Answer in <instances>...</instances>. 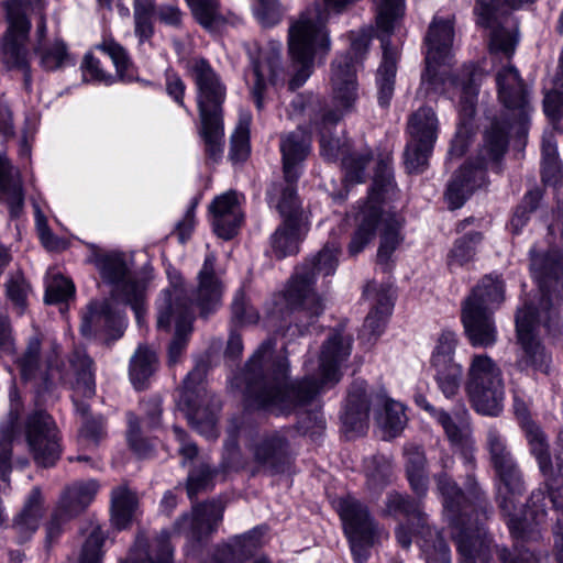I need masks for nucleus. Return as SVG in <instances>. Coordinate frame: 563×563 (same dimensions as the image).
Here are the masks:
<instances>
[{
	"label": "nucleus",
	"instance_id": "obj_1",
	"mask_svg": "<svg viewBox=\"0 0 563 563\" xmlns=\"http://www.w3.org/2000/svg\"><path fill=\"white\" fill-rule=\"evenodd\" d=\"M498 99L511 117L509 122L495 119L485 131L483 145L475 161L467 162L449 183L445 196L452 209L461 208L466 199L486 184V170L501 172V161L509 145V130L517 126L526 133L531 111L526 85L515 66H505L496 74Z\"/></svg>",
	"mask_w": 563,
	"mask_h": 563
},
{
	"label": "nucleus",
	"instance_id": "obj_2",
	"mask_svg": "<svg viewBox=\"0 0 563 563\" xmlns=\"http://www.w3.org/2000/svg\"><path fill=\"white\" fill-rule=\"evenodd\" d=\"M530 268L539 284L541 296L538 305L526 301L516 313V332L520 353L516 367L548 373L550 356L538 340V329L542 325L549 335L558 338L562 333V320L552 303V296L563 301V255L558 250L537 252L530 250Z\"/></svg>",
	"mask_w": 563,
	"mask_h": 563
},
{
	"label": "nucleus",
	"instance_id": "obj_3",
	"mask_svg": "<svg viewBox=\"0 0 563 563\" xmlns=\"http://www.w3.org/2000/svg\"><path fill=\"white\" fill-rule=\"evenodd\" d=\"M462 459L466 468L465 492L446 472L434 475L437 490L441 497L443 514L452 529V538L460 554V563H475L473 550L478 548L486 555L490 538L485 522L494 508L475 474L476 460L473 451L465 449Z\"/></svg>",
	"mask_w": 563,
	"mask_h": 563
},
{
	"label": "nucleus",
	"instance_id": "obj_4",
	"mask_svg": "<svg viewBox=\"0 0 563 563\" xmlns=\"http://www.w3.org/2000/svg\"><path fill=\"white\" fill-rule=\"evenodd\" d=\"M396 189L390 158H379L367 200L356 217L357 229L349 244L351 255L361 253L375 238L379 228L380 241L376 261L384 272L390 271L394 262L393 255L404 241L402 218L396 212L383 208V202L395 197Z\"/></svg>",
	"mask_w": 563,
	"mask_h": 563
},
{
	"label": "nucleus",
	"instance_id": "obj_5",
	"mask_svg": "<svg viewBox=\"0 0 563 563\" xmlns=\"http://www.w3.org/2000/svg\"><path fill=\"white\" fill-rule=\"evenodd\" d=\"M311 145V135H307L301 130L289 133L280 142L284 176L288 185L285 189L274 187L271 191V197L277 200L276 207L284 218V223L272 236V250L278 258L296 254L301 238L307 232L305 218L298 207L291 184L298 178V165L310 153Z\"/></svg>",
	"mask_w": 563,
	"mask_h": 563
},
{
	"label": "nucleus",
	"instance_id": "obj_6",
	"mask_svg": "<svg viewBox=\"0 0 563 563\" xmlns=\"http://www.w3.org/2000/svg\"><path fill=\"white\" fill-rule=\"evenodd\" d=\"M188 71L197 88V104L201 122L200 134L209 157L218 161L223 147L221 104L225 98V88L205 59L190 60Z\"/></svg>",
	"mask_w": 563,
	"mask_h": 563
},
{
	"label": "nucleus",
	"instance_id": "obj_7",
	"mask_svg": "<svg viewBox=\"0 0 563 563\" xmlns=\"http://www.w3.org/2000/svg\"><path fill=\"white\" fill-rule=\"evenodd\" d=\"M504 300V285L497 278L484 277L464 300L462 323L473 347L487 349L497 341L494 309Z\"/></svg>",
	"mask_w": 563,
	"mask_h": 563
},
{
	"label": "nucleus",
	"instance_id": "obj_8",
	"mask_svg": "<svg viewBox=\"0 0 563 563\" xmlns=\"http://www.w3.org/2000/svg\"><path fill=\"white\" fill-rule=\"evenodd\" d=\"M87 261L95 266L100 278L112 286L113 299L130 305L137 323L141 324L145 285L133 275L131 257L122 252L108 251L91 244Z\"/></svg>",
	"mask_w": 563,
	"mask_h": 563
},
{
	"label": "nucleus",
	"instance_id": "obj_9",
	"mask_svg": "<svg viewBox=\"0 0 563 563\" xmlns=\"http://www.w3.org/2000/svg\"><path fill=\"white\" fill-rule=\"evenodd\" d=\"M465 390L476 412L488 417L501 413L505 399L503 372L487 354L471 357Z\"/></svg>",
	"mask_w": 563,
	"mask_h": 563
},
{
	"label": "nucleus",
	"instance_id": "obj_10",
	"mask_svg": "<svg viewBox=\"0 0 563 563\" xmlns=\"http://www.w3.org/2000/svg\"><path fill=\"white\" fill-rule=\"evenodd\" d=\"M377 7V37L383 49L382 63L376 73L377 100L382 108H387L394 96L397 74L398 48L391 45L390 35L395 22L404 15L405 0H373Z\"/></svg>",
	"mask_w": 563,
	"mask_h": 563
},
{
	"label": "nucleus",
	"instance_id": "obj_11",
	"mask_svg": "<svg viewBox=\"0 0 563 563\" xmlns=\"http://www.w3.org/2000/svg\"><path fill=\"white\" fill-rule=\"evenodd\" d=\"M454 37L453 21L434 16L426 36V70L419 90L426 97L443 92L444 74L438 67L449 63Z\"/></svg>",
	"mask_w": 563,
	"mask_h": 563
},
{
	"label": "nucleus",
	"instance_id": "obj_12",
	"mask_svg": "<svg viewBox=\"0 0 563 563\" xmlns=\"http://www.w3.org/2000/svg\"><path fill=\"white\" fill-rule=\"evenodd\" d=\"M157 328L168 330L175 325V334L168 347V360L175 364L181 356L188 336L192 331L194 314L188 305L185 290L173 285L165 290L157 303Z\"/></svg>",
	"mask_w": 563,
	"mask_h": 563
},
{
	"label": "nucleus",
	"instance_id": "obj_13",
	"mask_svg": "<svg viewBox=\"0 0 563 563\" xmlns=\"http://www.w3.org/2000/svg\"><path fill=\"white\" fill-rule=\"evenodd\" d=\"M324 341L319 352V395L334 387L343 376V367L353 346V334L346 329V321H339L333 327L319 329Z\"/></svg>",
	"mask_w": 563,
	"mask_h": 563
},
{
	"label": "nucleus",
	"instance_id": "obj_14",
	"mask_svg": "<svg viewBox=\"0 0 563 563\" xmlns=\"http://www.w3.org/2000/svg\"><path fill=\"white\" fill-rule=\"evenodd\" d=\"M332 107L323 109L322 124L335 125L344 115L355 110L358 82L354 60L350 55H339L331 64Z\"/></svg>",
	"mask_w": 563,
	"mask_h": 563
},
{
	"label": "nucleus",
	"instance_id": "obj_15",
	"mask_svg": "<svg viewBox=\"0 0 563 563\" xmlns=\"http://www.w3.org/2000/svg\"><path fill=\"white\" fill-rule=\"evenodd\" d=\"M317 49V18L307 11L294 20L288 30V51L294 67L298 68L289 81L290 89L299 88L313 71Z\"/></svg>",
	"mask_w": 563,
	"mask_h": 563
},
{
	"label": "nucleus",
	"instance_id": "obj_16",
	"mask_svg": "<svg viewBox=\"0 0 563 563\" xmlns=\"http://www.w3.org/2000/svg\"><path fill=\"white\" fill-rule=\"evenodd\" d=\"M493 471L495 474L496 503L500 511L508 518L507 525L510 533L519 539L525 531V520L517 514V509L521 505L520 498L527 489L523 473L518 462Z\"/></svg>",
	"mask_w": 563,
	"mask_h": 563
},
{
	"label": "nucleus",
	"instance_id": "obj_17",
	"mask_svg": "<svg viewBox=\"0 0 563 563\" xmlns=\"http://www.w3.org/2000/svg\"><path fill=\"white\" fill-rule=\"evenodd\" d=\"M339 514L349 537L353 560L365 563L369 558V549L374 544L377 526L367 507L355 498L342 499Z\"/></svg>",
	"mask_w": 563,
	"mask_h": 563
},
{
	"label": "nucleus",
	"instance_id": "obj_18",
	"mask_svg": "<svg viewBox=\"0 0 563 563\" xmlns=\"http://www.w3.org/2000/svg\"><path fill=\"white\" fill-rule=\"evenodd\" d=\"M8 27L2 38L1 62L8 69H29V52L26 43L31 22L24 14L21 0H5Z\"/></svg>",
	"mask_w": 563,
	"mask_h": 563
},
{
	"label": "nucleus",
	"instance_id": "obj_19",
	"mask_svg": "<svg viewBox=\"0 0 563 563\" xmlns=\"http://www.w3.org/2000/svg\"><path fill=\"white\" fill-rule=\"evenodd\" d=\"M534 0H476L475 11L478 14L477 23L486 29H490V47L493 51L503 52L510 56L516 46V38L511 31L501 25L503 18L507 10L518 9L526 3H532Z\"/></svg>",
	"mask_w": 563,
	"mask_h": 563
},
{
	"label": "nucleus",
	"instance_id": "obj_20",
	"mask_svg": "<svg viewBox=\"0 0 563 563\" xmlns=\"http://www.w3.org/2000/svg\"><path fill=\"white\" fill-rule=\"evenodd\" d=\"M92 361L86 354H78L76 360L71 361L74 379L71 386L74 389V404L77 411L85 418L80 434L86 440L97 441L102 434L103 422L99 417L97 419L87 417L88 408L80 402L81 398H90L95 395V378L91 371Z\"/></svg>",
	"mask_w": 563,
	"mask_h": 563
},
{
	"label": "nucleus",
	"instance_id": "obj_21",
	"mask_svg": "<svg viewBox=\"0 0 563 563\" xmlns=\"http://www.w3.org/2000/svg\"><path fill=\"white\" fill-rule=\"evenodd\" d=\"M26 442L36 464L48 467L59 459L57 429L45 412L32 415L26 423Z\"/></svg>",
	"mask_w": 563,
	"mask_h": 563
},
{
	"label": "nucleus",
	"instance_id": "obj_22",
	"mask_svg": "<svg viewBox=\"0 0 563 563\" xmlns=\"http://www.w3.org/2000/svg\"><path fill=\"white\" fill-rule=\"evenodd\" d=\"M98 488L95 481L79 482L68 486L47 525L48 537H56L64 522L80 514L93 500Z\"/></svg>",
	"mask_w": 563,
	"mask_h": 563
},
{
	"label": "nucleus",
	"instance_id": "obj_23",
	"mask_svg": "<svg viewBox=\"0 0 563 563\" xmlns=\"http://www.w3.org/2000/svg\"><path fill=\"white\" fill-rule=\"evenodd\" d=\"M280 58L282 44L273 42L269 44V47L260 52L258 60L253 64V69L247 80L251 82V92L258 109L263 107L266 80L268 79L272 84H277L285 79Z\"/></svg>",
	"mask_w": 563,
	"mask_h": 563
},
{
	"label": "nucleus",
	"instance_id": "obj_24",
	"mask_svg": "<svg viewBox=\"0 0 563 563\" xmlns=\"http://www.w3.org/2000/svg\"><path fill=\"white\" fill-rule=\"evenodd\" d=\"M123 328V318L109 300L91 302L82 317L81 332L84 335L117 339L122 334Z\"/></svg>",
	"mask_w": 563,
	"mask_h": 563
},
{
	"label": "nucleus",
	"instance_id": "obj_25",
	"mask_svg": "<svg viewBox=\"0 0 563 563\" xmlns=\"http://www.w3.org/2000/svg\"><path fill=\"white\" fill-rule=\"evenodd\" d=\"M371 397L364 380H354L347 391L346 404L340 416L346 435L364 434L368 428Z\"/></svg>",
	"mask_w": 563,
	"mask_h": 563
},
{
	"label": "nucleus",
	"instance_id": "obj_26",
	"mask_svg": "<svg viewBox=\"0 0 563 563\" xmlns=\"http://www.w3.org/2000/svg\"><path fill=\"white\" fill-rule=\"evenodd\" d=\"M380 514L383 517L404 520L418 531L428 528V515L424 512L422 500L406 493L389 490L384 499Z\"/></svg>",
	"mask_w": 563,
	"mask_h": 563
},
{
	"label": "nucleus",
	"instance_id": "obj_27",
	"mask_svg": "<svg viewBox=\"0 0 563 563\" xmlns=\"http://www.w3.org/2000/svg\"><path fill=\"white\" fill-rule=\"evenodd\" d=\"M209 210L216 234L224 240L232 239L243 219L236 192L229 191L216 197Z\"/></svg>",
	"mask_w": 563,
	"mask_h": 563
},
{
	"label": "nucleus",
	"instance_id": "obj_28",
	"mask_svg": "<svg viewBox=\"0 0 563 563\" xmlns=\"http://www.w3.org/2000/svg\"><path fill=\"white\" fill-rule=\"evenodd\" d=\"M316 391L314 379L307 378L291 389H283L279 384L269 389L263 388L256 396V401L260 407H277L283 410L287 408L288 399L291 398L296 404L305 405L314 398Z\"/></svg>",
	"mask_w": 563,
	"mask_h": 563
},
{
	"label": "nucleus",
	"instance_id": "obj_29",
	"mask_svg": "<svg viewBox=\"0 0 563 563\" xmlns=\"http://www.w3.org/2000/svg\"><path fill=\"white\" fill-rule=\"evenodd\" d=\"M214 263L216 257L212 254L207 255L198 274V288L195 299L202 314L209 313L221 302L222 287L214 275Z\"/></svg>",
	"mask_w": 563,
	"mask_h": 563
},
{
	"label": "nucleus",
	"instance_id": "obj_30",
	"mask_svg": "<svg viewBox=\"0 0 563 563\" xmlns=\"http://www.w3.org/2000/svg\"><path fill=\"white\" fill-rule=\"evenodd\" d=\"M264 530L255 528L247 533L233 538L220 548L212 563H244L262 545Z\"/></svg>",
	"mask_w": 563,
	"mask_h": 563
},
{
	"label": "nucleus",
	"instance_id": "obj_31",
	"mask_svg": "<svg viewBox=\"0 0 563 563\" xmlns=\"http://www.w3.org/2000/svg\"><path fill=\"white\" fill-rule=\"evenodd\" d=\"M317 264L301 266L285 290V301L289 308H301L314 300V279Z\"/></svg>",
	"mask_w": 563,
	"mask_h": 563
},
{
	"label": "nucleus",
	"instance_id": "obj_32",
	"mask_svg": "<svg viewBox=\"0 0 563 563\" xmlns=\"http://www.w3.org/2000/svg\"><path fill=\"white\" fill-rule=\"evenodd\" d=\"M221 519V511L212 505L195 507L190 516L181 517L175 523V531L185 534L190 540H200L213 529L212 521Z\"/></svg>",
	"mask_w": 563,
	"mask_h": 563
},
{
	"label": "nucleus",
	"instance_id": "obj_33",
	"mask_svg": "<svg viewBox=\"0 0 563 563\" xmlns=\"http://www.w3.org/2000/svg\"><path fill=\"white\" fill-rule=\"evenodd\" d=\"M167 540L166 531L150 544L144 537H139L126 560L120 563H173V552Z\"/></svg>",
	"mask_w": 563,
	"mask_h": 563
},
{
	"label": "nucleus",
	"instance_id": "obj_34",
	"mask_svg": "<svg viewBox=\"0 0 563 563\" xmlns=\"http://www.w3.org/2000/svg\"><path fill=\"white\" fill-rule=\"evenodd\" d=\"M43 497L38 487H34L25 500L21 512L13 520V529L18 533L19 541L24 542L38 528L43 517Z\"/></svg>",
	"mask_w": 563,
	"mask_h": 563
},
{
	"label": "nucleus",
	"instance_id": "obj_35",
	"mask_svg": "<svg viewBox=\"0 0 563 563\" xmlns=\"http://www.w3.org/2000/svg\"><path fill=\"white\" fill-rule=\"evenodd\" d=\"M409 140L434 146L439 134V120L430 107H420L408 121Z\"/></svg>",
	"mask_w": 563,
	"mask_h": 563
},
{
	"label": "nucleus",
	"instance_id": "obj_36",
	"mask_svg": "<svg viewBox=\"0 0 563 563\" xmlns=\"http://www.w3.org/2000/svg\"><path fill=\"white\" fill-rule=\"evenodd\" d=\"M137 497L125 485L113 489L111 495V523L118 530L129 527L137 511Z\"/></svg>",
	"mask_w": 563,
	"mask_h": 563
},
{
	"label": "nucleus",
	"instance_id": "obj_37",
	"mask_svg": "<svg viewBox=\"0 0 563 563\" xmlns=\"http://www.w3.org/2000/svg\"><path fill=\"white\" fill-rule=\"evenodd\" d=\"M530 453L536 457L539 470L544 477L552 475L553 465L545 433L534 421H526L522 426Z\"/></svg>",
	"mask_w": 563,
	"mask_h": 563
},
{
	"label": "nucleus",
	"instance_id": "obj_38",
	"mask_svg": "<svg viewBox=\"0 0 563 563\" xmlns=\"http://www.w3.org/2000/svg\"><path fill=\"white\" fill-rule=\"evenodd\" d=\"M0 201L9 206L12 214L19 212L23 202L21 181L14 175L12 166L2 156H0Z\"/></svg>",
	"mask_w": 563,
	"mask_h": 563
},
{
	"label": "nucleus",
	"instance_id": "obj_39",
	"mask_svg": "<svg viewBox=\"0 0 563 563\" xmlns=\"http://www.w3.org/2000/svg\"><path fill=\"white\" fill-rule=\"evenodd\" d=\"M366 484L371 492L379 494L393 476L391 459L384 454H374L364 460Z\"/></svg>",
	"mask_w": 563,
	"mask_h": 563
},
{
	"label": "nucleus",
	"instance_id": "obj_40",
	"mask_svg": "<svg viewBox=\"0 0 563 563\" xmlns=\"http://www.w3.org/2000/svg\"><path fill=\"white\" fill-rule=\"evenodd\" d=\"M482 240L483 234L477 231L468 232L456 239L448 255L449 268L453 271L473 261Z\"/></svg>",
	"mask_w": 563,
	"mask_h": 563
},
{
	"label": "nucleus",
	"instance_id": "obj_41",
	"mask_svg": "<svg viewBox=\"0 0 563 563\" xmlns=\"http://www.w3.org/2000/svg\"><path fill=\"white\" fill-rule=\"evenodd\" d=\"M373 161V151L365 146L350 152L342 158L345 180L349 184H361L366 179V168Z\"/></svg>",
	"mask_w": 563,
	"mask_h": 563
},
{
	"label": "nucleus",
	"instance_id": "obj_42",
	"mask_svg": "<svg viewBox=\"0 0 563 563\" xmlns=\"http://www.w3.org/2000/svg\"><path fill=\"white\" fill-rule=\"evenodd\" d=\"M157 357L154 351L139 347L131 358L130 377L136 388L143 387L145 380L154 373Z\"/></svg>",
	"mask_w": 563,
	"mask_h": 563
},
{
	"label": "nucleus",
	"instance_id": "obj_43",
	"mask_svg": "<svg viewBox=\"0 0 563 563\" xmlns=\"http://www.w3.org/2000/svg\"><path fill=\"white\" fill-rule=\"evenodd\" d=\"M486 449L493 470L517 462L508 448L505 437L496 428H489L487 430Z\"/></svg>",
	"mask_w": 563,
	"mask_h": 563
},
{
	"label": "nucleus",
	"instance_id": "obj_44",
	"mask_svg": "<svg viewBox=\"0 0 563 563\" xmlns=\"http://www.w3.org/2000/svg\"><path fill=\"white\" fill-rule=\"evenodd\" d=\"M35 54L38 56L42 67L47 70L62 68L71 62L65 44L60 41L38 43Z\"/></svg>",
	"mask_w": 563,
	"mask_h": 563
},
{
	"label": "nucleus",
	"instance_id": "obj_45",
	"mask_svg": "<svg viewBox=\"0 0 563 563\" xmlns=\"http://www.w3.org/2000/svg\"><path fill=\"white\" fill-rule=\"evenodd\" d=\"M434 146L418 143L409 140L407 142L404 159L405 167L409 174H421L429 166V158L432 155Z\"/></svg>",
	"mask_w": 563,
	"mask_h": 563
},
{
	"label": "nucleus",
	"instance_id": "obj_46",
	"mask_svg": "<svg viewBox=\"0 0 563 563\" xmlns=\"http://www.w3.org/2000/svg\"><path fill=\"white\" fill-rule=\"evenodd\" d=\"M407 417L402 404L395 400H386L384 413L379 418V423L389 438L397 437L405 428Z\"/></svg>",
	"mask_w": 563,
	"mask_h": 563
},
{
	"label": "nucleus",
	"instance_id": "obj_47",
	"mask_svg": "<svg viewBox=\"0 0 563 563\" xmlns=\"http://www.w3.org/2000/svg\"><path fill=\"white\" fill-rule=\"evenodd\" d=\"M434 379L439 389L446 398H453L460 390L463 367L461 364H451L433 368Z\"/></svg>",
	"mask_w": 563,
	"mask_h": 563
},
{
	"label": "nucleus",
	"instance_id": "obj_48",
	"mask_svg": "<svg viewBox=\"0 0 563 563\" xmlns=\"http://www.w3.org/2000/svg\"><path fill=\"white\" fill-rule=\"evenodd\" d=\"M250 123L251 115L249 113L241 114L231 136L230 157L234 162H243L250 154Z\"/></svg>",
	"mask_w": 563,
	"mask_h": 563
},
{
	"label": "nucleus",
	"instance_id": "obj_49",
	"mask_svg": "<svg viewBox=\"0 0 563 563\" xmlns=\"http://www.w3.org/2000/svg\"><path fill=\"white\" fill-rule=\"evenodd\" d=\"M457 338L453 331L443 330L437 340V344L431 355V367H440L451 364H457L454 361Z\"/></svg>",
	"mask_w": 563,
	"mask_h": 563
},
{
	"label": "nucleus",
	"instance_id": "obj_50",
	"mask_svg": "<svg viewBox=\"0 0 563 563\" xmlns=\"http://www.w3.org/2000/svg\"><path fill=\"white\" fill-rule=\"evenodd\" d=\"M542 180L545 184L555 185L560 179V164L558 159L556 144L552 135L542 140Z\"/></svg>",
	"mask_w": 563,
	"mask_h": 563
},
{
	"label": "nucleus",
	"instance_id": "obj_51",
	"mask_svg": "<svg viewBox=\"0 0 563 563\" xmlns=\"http://www.w3.org/2000/svg\"><path fill=\"white\" fill-rule=\"evenodd\" d=\"M99 48L111 58L121 81H132L135 78L129 56L121 45L113 41H104Z\"/></svg>",
	"mask_w": 563,
	"mask_h": 563
},
{
	"label": "nucleus",
	"instance_id": "obj_52",
	"mask_svg": "<svg viewBox=\"0 0 563 563\" xmlns=\"http://www.w3.org/2000/svg\"><path fill=\"white\" fill-rule=\"evenodd\" d=\"M541 198L542 192L539 188L529 190L523 196L521 202L517 206L510 220V228L514 233H519L521 229L527 224L530 214L537 210Z\"/></svg>",
	"mask_w": 563,
	"mask_h": 563
},
{
	"label": "nucleus",
	"instance_id": "obj_53",
	"mask_svg": "<svg viewBox=\"0 0 563 563\" xmlns=\"http://www.w3.org/2000/svg\"><path fill=\"white\" fill-rule=\"evenodd\" d=\"M364 295L372 300L371 310L390 316L394 309V297L391 287L386 284L368 283L364 289Z\"/></svg>",
	"mask_w": 563,
	"mask_h": 563
},
{
	"label": "nucleus",
	"instance_id": "obj_54",
	"mask_svg": "<svg viewBox=\"0 0 563 563\" xmlns=\"http://www.w3.org/2000/svg\"><path fill=\"white\" fill-rule=\"evenodd\" d=\"M104 536L97 525L90 526L89 536L86 539L81 552L78 558V563H101L102 561V544Z\"/></svg>",
	"mask_w": 563,
	"mask_h": 563
},
{
	"label": "nucleus",
	"instance_id": "obj_55",
	"mask_svg": "<svg viewBox=\"0 0 563 563\" xmlns=\"http://www.w3.org/2000/svg\"><path fill=\"white\" fill-rule=\"evenodd\" d=\"M196 20L203 27H211L221 20L218 0H186Z\"/></svg>",
	"mask_w": 563,
	"mask_h": 563
},
{
	"label": "nucleus",
	"instance_id": "obj_56",
	"mask_svg": "<svg viewBox=\"0 0 563 563\" xmlns=\"http://www.w3.org/2000/svg\"><path fill=\"white\" fill-rule=\"evenodd\" d=\"M390 316L369 310L360 331V340L373 345L383 334Z\"/></svg>",
	"mask_w": 563,
	"mask_h": 563
},
{
	"label": "nucleus",
	"instance_id": "obj_57",
	"mask_svg": "<svg viewBox=\"0 0 563 563\" xmlns=\"http://www.w3.org/2000/svg\"><path fill=\"white\" fill-rule=\"evenodd\" d=\"M476 99H477V89L473 84V80L470 78L468 81L463 86V92L461 97V109L460 113L462 117L461 126L456 133L459 137L463 133V129H466L470 121L475 115L476 111Z\"/></svg>",
	"mask_w": 563,
	"mask_h": 563
},
{
	"label": "nucleus",
	"instance_id": "obj_58",
	"mask_svg": "<svg viewBox=\"0 0 563 563\" xmlns=\"http://www.w3.org/2000/svg\"><path fill=\"white\" fill-rule=\"evenodd\" d=\"M75 286L70 279L60 275H54L47 284L45 301L47 303L66 301L73 296Z\"/></svg>",
	"mask_w": 563,
	"mask_h": 563
},
{
	"label": "nucleus",
	"instance_id": "obj_59",
	"mask_svg": "<svg viewBox=\"0 0 563 563\" xmlns=\"http://www.w3.org/2000/svg\"><path fill=\"white\" fill-rule=\"evenodd\" d=\"M492 547V552L494 551L500 563H536L537 558L532 551L527 549L523 544H515L512 550L507 548H500L498 545Z\"/></svg>",
	"mask_w": 563,
	"mask_h": 563
},
{
	"label": "nucleus",
	"instance_id": "obj_60",
	"mask_svg": "<svg viewBox=\"0 0 563 563\" xmlns=\"http://www.w3.org/2000/svg\"><path fill=\"white\" fill-rule=\"evenodd\" d=\"M30 287L25 278L21 274L11 276L7 283V296L10 301L16 307L18 312L22 313L25 308V302Z\"/></svg>",
	"mask_w": 563,
	"mask_h": 563
},
{
	"label": "nucleus",
	"instance_id": "obj_61",
	"mask_svg": "<svg viewBox=\"0 0 563 563\" xmlns=\"http://www.w3.org/2000/svg\"><path fill=\"white\" fill-rule=\"evenodd\" d=\"M254 14L263 26H273L282 19V9L277 0H256Z\"/></svg>",
	"mask_w": 563,
	"mask_h": 563
},
{
	"label": "nucleus",
	"instance_id": "obj_62",
	"mask_svg": "<svg viewBox=\"0 0 563 563\" xmlns=\"http://www.w3.org/2000/svg\"><path fill=\"white\" fill-rule=\"evenodd\" d=\"M435 420L441 424L443 428L448 439L450 442L454 445H461L463 446L462 452L465 449H468L470 451H473L471 446H468V439L467 435L464 433V431L453 421L451 416L445 411L442 410L438 413V417Z\"/></svg>",
	"mask_w": 563,
	"mask_h": 563
},
{
	"label": "nucleus",
	"instance_id": "obj_63",
	"mask_svg": "<svg viewBox=\"0 0 563 563\" xmlns=\"http://www.w3.org/2000/svg\"><path fill=\"white\" fill-rule=\"evenodd\" d=\"M340 253V244L336 241L328 242L321 251H319V274L329 276L334 274L338 266V255Z\"/></svg>",
	"mask_w": 563,
	"mask_h": 563
},
{
	"label": "nucleus",
	"instance_id": "obj_64",
	"mask_svg": "<svg viewBox=\"0 0 563 563\" xmlns=\"http://www.w3.org/2000/svg\"><path fill=\"white\" fill-rule=\"evenodd\" d=\"M232 313L233 318L242 324L255 323L258 320V313L249 305L242 291L238 292L234 297Z\"/></svg>",
	"mask_w": 563,
	"mask_h": 563
}]
</instances>
